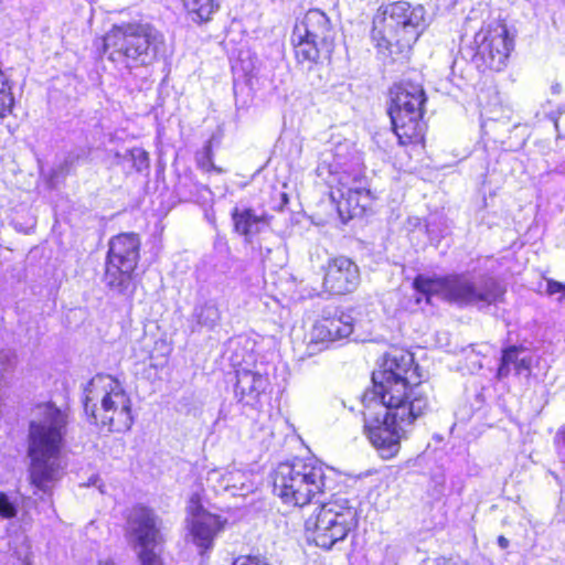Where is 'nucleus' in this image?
I'll return each mask as SVG.
<instances>
[{
    "instance_id": "obj_13",
    "label": "nucleus",
    "mask_w": 565,
    "mask_h": 565,
    "mask_svg": "<svg viewBox=\"0 0 565 565\" xmlns=\"http://www.w3.org/2000/svg\"><path fill=\"white\" fill-rule=\"evenodd\" d=\"M477 45V57L486 67L500 72L502 71L514 47V36L508 26L500 22H493L482 28L475 35Z\"/></svg>"
},
{
    "instance_id": "obj_33",
    "label": "nucleus",
    "mask_w": 565,
    "mask_h": 565,
    "mask_svg": "<svg viewBox=\"0 0 565 565\" xmlns=\"http://www.w3.org/2000/svg\"><path fill=\"white\" fill-rule=\"evenodd\" d=\"M509 544H510V542H509V540H508L505 536L500 535V536L498 537V545H499L502 550L508 548V547H509Z\"/></svg>"
},
{
    "instance_id": "obj_31",
    "label": "nucleus",
    "mask_w": 565,
    "mask_h": 565,
    "mask_svg": "<svg viewBox=\"0 0 565 565\" xmlns=\"http://www.w3.org/2000/svg\"><path fill=\"white\" fill-rule=\"evenodd\" d=\"M418 565H456L450 559L445 557H428L422 561Z\"/></svg>"
},
{
    "instance_id": "obj_26",
    "label": "nucleus",
    "mask_w": 565,
    "mask_h": 565,
    "mask_svg": "<svg viewBox=\"0 0 565 565\" xmlns=\"http://www.w3.org/2000/svg\"><path fill=\"white\" fill-rule=\"evenodd\" d=\"M196 161L198 166L205 171L215 170L218 173L222 172V169L216 168L212 161V148L210 142L205 145L202 152L198 153Z\"/></svg>"
},
{
    "instance_id": "obj_6",
    "label": "nucleus",
    "mask_w": 565,
    "mask_h": 565,
    "mask_svg": "<svg viewBox=\"0 0 565 565\" xmlns=\"http://www.w3.org/2000/svg\"><path fill=\"white\" fill-rule=\"evenodd\" d=\"M372 380L373 392L367 393L370 398L409 404L415 392H419L425 397L426 407H429L428 392L422 385L413 355L408 352L394 350L387 353L381 369L373 372Z\"/></svg>"
},
{
    "instance_id": "obj_10",
    "label": "nucleus",
    "mask_w": 565,
    "mask_h": 565,
    "mask_svg": "<svg viewBox=\"0 0 565 565\" xmlns=\"http://www.w3.org/2000/svg\"><path fill=\"white\" fill-rule=\"evenodd\" d=\"M413 285L416 290L428 296L441 291L446 298L460 305L489 306L500 301L504 295V289L493 278H486L476 282L463 276L445 280H434L418 276Z\"/></svg>"
},
{
    "instance_id": "obj_22",
    "label": "nucleus",
    "mask_w": 565,
    "mask_h": 565,
    "mask_svg": "<svg viewBox=\"0 0 565 565\" xmlns=\"http://www.w3.org/2000/svg\"><path fill=\"white\" fill-rule=\"evenodd\" d=\"M292 42L295 45L296 58L299 63H316L320 56V42L311 39H298L292 32Z\"/></svg>"
},
{
    "instance_id": "obj_29",
    "label": "nucleus",
    "mask_w": 565,
    "mask_h": 565,
    "mask_svg": "<svg viewBox=\"0 0 565 565\" xmlns=\"http://www.w3.org/2000/svg\"><path fill=\"white\" fill-rule=\"evenodd\" d=\"M554 443L557 448V456L561 461L565 465V424L556 431Z\"/></svg>"
},
{
    "instance_id": "obj_25",
    "label": "nucleus",
    "mask_w": 565,
    "mask_h": 565,
    "mask_svg": "<svg viewBox=\"0 0 565 565\" xmlns=\"http://www.w3.org/2000/svg\"><path fill=\"white\" fill-rule=\"evenodd\" d=\"M194 317L200 326L213 329L221 320V312L217 305L209 300L194 309Z\"/></svg>"
},
{
    "instance_id": "obj_28",
    "label": "nucleus",
    "mask_w": 565,
    "mask_h": 565,
    "mask_svg": "<svg viewBox=\"0 0 565 565\" xmlns=\"http://www.w3.org/2000/svg\"><path fill=\"white\" fill-rule=\"evenodd\" d=\"M17 515V508L10 501L9 497L0 492V516L4 519H11Z\"/></svg>"
},
{
    "instance_id": "obj_12",
    "label": "nucleus",
    "mask_w": 565,
    "mask_h": 565,
    "mask_svg": "<svg viewBox=\"0 0 565 565\" xmlns=\"http://www.w3.org/2000/svg\"><path fill=\"white\" fill-rule=\"evenodd\" d=\"M127 532L130 542L139 548V565H162L161 558L154 552L161 540L159 519L146 507H134L128 515Z\"/></svg>"
},
{
    "instance_id": "obj_32",
    "label": "nucleus",
    "mask_w": 565,
    "mask_h": 565,
    "mask_svg": "<svg viewBox=\"0 0 565 565\" xmlns=\"http://www.w3.org/2000/svg\"><path fill=\"white\" fill-rule=\"evenodd\" d=\"M10 362V354L6 351L0 350V371L6 367Z\"/></svg>"
},
{
    "instance_id": "obj_19",
    "label": "nucleus",
    "mask_w": 565,
    "mask_h": 565,
    "mask_svg": "<svg viewBox=\"0 0 565 565\" xmlns=\"http://www.w3.org/2000/svg\"><path fill=\"white\" fill-rule=\"evenodd\" d=\"M294 32L298 39H311L326 44L330 36V22L320 10H310L303 19L295 25Z\"/></svg>"
},
{
    "instance_id": "obj_27",
    "label": "nucleus",
    "mask_w": 565,
    "mask_h": 565,
    "mask_svg": "<svg viewBox=\"0 0 565 565\" xmlns=\"http://www.w3.org/2000/svg\"><path fill=\"white\" fill-rule=\"evenodd\" d=\"M130 159L137 171H142L149 166L148 152L141 148H134L129 151Z\"/></svg>"
},
{
    "instance_id": "obj_24",
    "label": "nucleus",
    "mask_w": 565,
    "mask_h": 565,
    "mask_svg": "<svg viewBox=\"0 0 565 565\" xmlns=\"http://www.w3.org/2000/svg\"><path fill=\"white\" fill-rule=\"evenodd\" d=\"M196 22H206L211 20L212 15L218 10V2L216 0H181Z\"/></svg>"
},
{
    "instance_id": "obj_17",
    "label": "nucleus",
    "mask_w": 565,
    "mask_h": 565,
    "mask_svg": "<svg viewBox=\"0 0 565 565\" xmlns=\"http://www.w3.org/2000/svg\"><path fill=\"white\" fill-rule=\"evenodd\" d=\"M206 486L215 493L244 497L253 490L250 476L241 469H213L207 472Z\"/></svg>"
},
{
    "instance_id": "obj_2",
    "label": "nucleus",
    "mask_w": 565,
    "mask_h": 565,
    "mask_svg": "<svg viewBox=\"0 0 565 565\" xmlns=\"http://www.w3.org/2000/svg\"><path fill=\"white\" fill-rule=\"evenodd\" d=\"M415 394L409 404L370 398L369 394L363 397L364 433L383 459L398 454L402 439L407 438L416 419L429 409L425 397L419 392Z\"/></svg>"
},
{
    "instance_id": "obj_5",
    "label": "nucleus",
    "mask_w": 565,
    "mask_h": 565,
    "mask_svg": "<svg viewBox=\"0 0 565 565\" xmlns=\"http://www.w3.org/2000/svg\"><path fill=\"white\" fill-rule=\"evenodd\" d=\"M426 28L425 9L396 1L379 9L373 20L372 38L379 47L396 52L409 50Z\"/></svg>"
},
{
    "instance_id": "obj_16",
    "label": "nucleus",
    "mask_w": 565,
    "mask_h": 565,
    "mask_svg": "<svg viewBox=\"0 0 565 565\" xmlns=\"http://www.w3.org/2000/svg\"><path fill=\"white\" fill-rule=\"evenodd\" d=\"M191 514V535L195 545L202 550L213 546L215 536L224 529L225 520L202 509L194 502L189 507Z\"/></svg>"
},
{
    "instance_id": "obj_20",
    "label": "nucleus",
    "mask_w": 565,
    "mask_h": 565,
    "mask_svg": "<svg viewBox=\"0 0 565 565\" xmlns=\"http://www.w3.org/2000/svg\"><path fill=\"white\" fill-rule=\"evenodd\" d=\"M267 385L268 379L259 372L245 369L236 372L235 393L246 404L256 402Z\"/></svg>"
},
{
    "instance_id": "obj_11",
    "label": "nucleus",
    "mask_w": 565,
    "mask_h": 565,
    "mask_svg": "<svg viewBox=\"0 0 565 565\" xmlns=\"http://www.w3.org/2000/svg\"><path fill=\"white\" fill-rule=\"evenodd\" d=\"M139 237L124 233L109 241L104 281L119 295L131 297L136 290L135 269L139 262Z\"/></svg>"
},
{
    "instance_id": "obj_23",
    "label": "nucleus",
    "mask_w": 565,
    "mask_h": 565,
    "mask_svg": "<svg viewBox=\"0 0 565 565\" xmlns=\"http://www.w3.org/2000/svg\"><path fill=\"white\" fill-rule=\"evenodd\" d=\"M522 351L516 347H510L503 351V355L501 359V364L498 370L499 377H505L511 371V366H513L518 373L522 370L530 369V361L525 358H520V353Z\"/></svg>"
},
{
    "instance_id": "obj_34",
    "label": "nucleus",
    "mask_w": 565,
    "mask_h": 565,
    "mask_svg": "<svg viewBox=\"0 0 565 565\" xmlns=\"http://www.w3.org/2000/svg\"><path fill=\"white\" fill-rule=\"evenodd\" d=\"M98 565H115L113 562H100Z\"/></svg>"
},
{
    "instance_id": "obj_18",
    "label": "nucleus",
    "mask_w": 565,
    "mask_h": 565,
    "mask_svg": "<svg viewBox=\"0 0 565 565\" xmlns=\"http://www.w3.org/2000/svg\"><path fill=\"white\" fill-rule=\"evenodd\" d=\"M331 199L337 204L339 216L347 222L364 213L371 203V193L361 186H349L340 180V186L331 191Z\"/></svg>"
},
{
    "instance_id": "obj_30",
    "label": "nucleus",
    "mask_w": 565,
    "mask_h": 565,
    "mask_svg": "<svg viewBox=\"0 0 565 565\" xmlns=\"http://www.w3.org/2000/svg\"><path fill=\"white\" fill-rule=\"evenodd\" d=\"M546 292L548 295H555L557 292L565 294V285L553 279H547L546 281Z\"/></svg>"
},
{
    "instance_id": "obj_15",
    "label": "nucleus",
    "mask_w": 565,
    "mask_h": 565,
    "mask_svg": "<svg viewBox=\"0 0 565 565\" xmlns=\"http://www.w3.org/2000/svg\"><path fill=\"white\" fill-rule=\"evenodd\" d=\"M360 269L350 258L340 256L329 260L323 287L333 295H347L360 285Z\"/></svg>"
},
{
    "instance_id": "obj_7",
    "label": "nucleus",
    "mask_w": 565,
    "mask_h": 565,
    "mask_svg": "<svg viewBox=\"0 0 565 565\" xmlns=\"http://www.w3.org/2000/svg\"><path fill=\"white\" fill-rule=\"evenodd\" d=\"M326 489V470L311 459L282 462L275 471L274 490L286 503L303 507L321 495Z\"/></svg>"
},
{
    "instance_id": "obj_3",
    "label": "nucleus",
    "mask_w": 565,
    "mask_h": 565,
    "mask_svg": "<svg viewBox=\"0 0 565 565\" xmlns=\"http://www.w3.org/2000/svg\"><path fill=\"white\" fill-rule=\"evenodd\" d=\"M108 60L120 68L152 65L164 49L163 34L149 23L113 26L104 38Z\"/></svg>"
},
{
    "instance_id": "obj_1",
    "label": "nucleus",
    "mask_w": 565,
    "mask_h": 565,
    "mask_svg": "<svg viewBox=\"0 0 565 565\" xmlns=\"http://www.w3.org/2000/svg\"><path fill=\"white\" fill-rule=\"evenodd\" d=\"M67 425V411L52 403L39 405L30 422L26 450L30 481L43 492L50 491L64 475L62 449Z\"/></svg>"
},
{
    "instance_id": "obj_35",
    "label": "nucleus",
    "mask_w": 565,
    "mask_h": 565,
    "mask_svg": "<svg viewBox=\"0 0 565 565\" xmlns=\"http://www.w3.org/2000/svg\"><path fill=\"white\" fill-rule=\"evenodd\" d=\"M554 125H555V128L557 129L558 128V122L557 120L554 121Z\"/></svg>"
},
{
    "instance_id": "obj_8",
    "label": "nucleus",
    "mask_w": 565,
    "mask_h": 565,
    "mask_svg": "<svg viewBox=\"0 0 565 565\" xmlns=\"http://www.w3.org/2000/svg\"><path fill=\"white\" fill-rule=\"evenodd\" d=\"M358 513L343 497H337L317 507L305 521L306 533L317 546L330 550L343 541L356 526Z\"/></svg>"
},
{
    "instance_id": "obj_14",
    "label": "nucleus",
    "mask_w": 565,
    "mask_h": 565,
    "mask_svg": "<svg viewBox=\"0 0 565 565\" xmlns=\"http://www.w3.org/2000/svg\"><path fill=\"white\" fill-rule=\"evenodd\" d=\"M353 322L352 316L341 309H324L312 327L309 345L348 338L353 331Z\"/></svg>"
},
{
    "instance_id": "obj_9",
    "label": "nucleus",
    "mask_w": 565,
    "mask_h": 565,
    "mask_svg": "<svg viewBox=\"0 0 565 565\" xmlns=\"http://www.w3.org/2000/svg\"><path fill=\"white\" fill-rule=\"evenodd\" d=\"M392 105L388 114L401 143L417 142L423 137V107L426 95L422 84L403 81L391 89Z\"/></svg>"
},
{
    "instance_id": "obj_4",
    "label": "nucleus",
    "mask_w": 565,
    "mask_h": 565,
    "mask_svg": "<svg viewBox=\"0 0 565 565\" xmlns=\"http://www.w3.org/2000/svg\"><path fill=\"white\" fill-rule=\"evenodd\" d=\"M131 404L124 385L111 375L97 374L84 387L85 413L108 431L124 433L131 428Z\"/></svg>"
},
{
    "instance_id": "obj_21",
    "label": "nucleus",
    "mask_w": 565,
    "mask_h": 565,
    "mask_svg": "<svg viewBox=\"0 0 565 565\" xmlns=\"http://www.w3.org/2000/svg\"><path fill=\"white\" fill-rule=\"evenodd\" d=\"M235 231L249 239L252 236L260 233L268 225V218L265 214L257 215L252 209L239 210L235 207L232 212Z\"/></svg>"
}]
</instances>
